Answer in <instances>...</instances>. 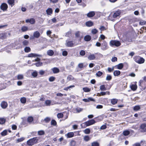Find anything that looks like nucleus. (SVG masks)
Masks as SVG:
<instances>
[{"instance_id":"nucleus-49","label":"nucleus","mask_w":146,"mask_h":146,"mask_svg":"<svg viewBox=\"0 0 146 146\" xmlns=\"http://www.w3.org/2000/svg\"><path fill=\"white\" fill-rule=\"evenodd\" d=\"M51 120V118L49 117H46L44 119V121L46 123H48Z\"/></svg>"},{"instance_id":"nucleus-31","label":"nucleus","mask_w":146,"mask_h":146,"mask_svg":"<svg viewBox=\"0 0 146 146\" xmlns=\"http://www.w3.org/2000/svg\"><path fill=\"white\" fill-rule=\"evenodd\" d=\"M100 89L101 91H105L106 90V88L104 85H102L100 86Z\"/></svg>"},{"instance_id":"nucleus-26","label":"nucleus","mask_w":146,"mask_h":146,"mask_svg":"<svg viewBox=\"0 0 146 146\" xmlns=\"http://www.w3.org/2000/svg\"><path fill=\"white\" fill-rule=\"evenodd\" d=\"M21 30L23 32H25L28 30V27L25 26H23L21 28Z\"/></svg>"},{"instance_id":"nucleus-47","label":"nucleus","mask_w":146,"mask_h":146,"mask_svg":"<svg viewBox=\"0 0 146 146\" xmlns=\"http://www.w3.org/2000/svg\"><path fill=\"white\" fill-rule=\"evenodd\" d=\"M5 37L6 35L5 33H2L0 34V38L2 39Z\"/></svg>"},{"instance_id":"nucleus-15","label":"nucleus","mask_w":146,"mask_h":146,"mask_svg":"<svg viewBox=\"0 0 146 146\" xmlns=\"http://www.w3.org/2000/svg\"><path fill=\"white\" fill-rule=\"evenodd\" d=\"M66 45L68 47H72L73 46L74 44L72 42L69 41L66 42Z\"/></svg>"},{"instance_id":"nucleus-37","label":"nucleus","mask_w":146,"mask_h":146,"mask_svg":"<svg viewBox=\"0 0 146 146\" xmlns=\"http://www.w3.org/2000/svg\"><path fill=\"white\" fill-rule=\"evenodd\" d=\"M123 135L125 136H127L130 133V132L128 130H125L123 131Z\"/></svg>"},{"instance_id":"nucleus-34","label":"nucleus","mask_w":146,"mask_h":146,"mask_svg":"<svg viewBox=\"0 0 146 146\" xmlns=\"http://www.w3.org/2000/svg\"><path fill=\"white\" fill-rule=\"evenodd\" d=\"M84 140L86 141H88L90 139V138L88 135L85 136L84 137Z\"/></svg>"},{"instance_id":"nucleus-23","label":"nucleus","mask_w":146,"mask_h":146,"mask_svg":"<svg viewBox=\"0 0 146 146\" xmlns=\"http://www.w3.org/2000/svg\"><path fill=\"white\" fill-rule=\"evenodd\" d=\"M47 54L48 55L52 56L53 55L54 52L52 50H49L47 51Z\"/></svg>"},{"instance_id":"nucleus-33","label":"nucleus","mask_w":146,"mask_h":146,"mask_svg":"<svg viewBox=\"0 0 146 146\" xmlns=\"http://www.w3.org/2000/svg\"><path fill=\"white\" fill-rule=\"evenodd\" d=\"M20 101L22 103L25 104L26 102V98L25 97H23L21 98Z\"/></svg>"},{"instance_id":"nucleus-53","label":"nucleus","mask_w":146,"mask_h":146,"mask_svg":"<svg viewBox=\"0 0 146 146\" xmlns=\"http://www.w3.org/2000/svg\"><path fill=\"white\" fill-rule=\"evenodd\" d=\"M7 131L6 130L3 131L1 133V135L3 136H4L7 134Z\"/></svg>"},{"instance_id":"nucleus-5","label":"nucleus","mask_w":146,"mask_h":146,"mask_svg":"<svg viewBox=\"0 0 146 146\" xmlns=\"http://www.w3.org/2000/svg\"><path fill=\"white\" fill-rule=\"evenodd\" d=\"M108 48V44L106 41H104L102 44L101 49L103 50H105L107 49Z\"/></svg>"},{"instance_id":"nucleus-18","label":"nucleus","mask_w":146,"mask_h":146,"mask_svg":"<svg viewBox=\"0 0 146 146\" xmlns=\"http://www.w3.org/2000/svg\"><path fill=\"white\" fill-rule=\"evenodd\" d=\"M46 12L47 15H51L52 13V10L51 8H48L46 10Z\"/></svg>"},{"instance_id":"nucleus-46","label":"nucleus","mask_w":146,"mask_h":146,"mask_svg":"<svg viewBox=\"0 0 146 146\" xmlns=\"http://www.w3.org/2000/svg\"><path fill=\"white\" fill-rule=\"evenodd\" d=\"M51 124L54 126H55L56 125V122L54 119L52 120L51 122Z\"/></svg>"},{"instance_id":"nucleus-45","label":"nucleus","mask_w":146,"mask_h":146,"mask_svg":"<svg viewBox=\"0 0 146 146\" xmlns=\"http://www.w3.org/2000/svg\"><path fill=\"white\" fill-rule=\"evenodd\" d=\"M90 131L89 129L88 128L85 129L84 131V133L86 134H89L90 133Z\"/></svg>"},{"instance_id":"nucleus-64","label":"nucleus","mask_w":146,"mask_h":146,"mask_svg":"<svg viewBox=\"0 0 146 146\" xmlns=\"http://www.w3.org/2000/svg\"><path fill=\"white\" fill-rule=\"evenodd\" d=\"M78 67L80 68H82L83 67V65L82 63H80L78 64Z\"/></svg>"},{"instance_id":"nucleus-55","label":"nucleus","mask_w":146,"mask_h":146,"mask_svg":"<svg viewBox=\"0 0 146 146\" xmlns=\"http://www.w3.org/2000/svg\"><path fill=\"white\" fill-rule=\"evenodd\" d=\"M80 54L82 56H84L85 54V52L84 50H81L80 52Z\"/></svg>"},{"instance_id":"nucleus-63","label":"nucleus","mask_w":146,"mask_h":146,"mask_svg":"<svg viewBox=\"0 0 146 146\" xmlns=\"http://www.w3.org/2000/svg\"><path fill=\"white\" fill-rule=\"evenodd\" d=\"M117 58L116 57H114L112 58L111 59V61L113 62H115L117 61Z\"/></svg>"},{"instance_id":"nucleus-16","label":"nucleus","mask_w":146,"mask_h":146,"mask_svg":"<svg viewBox=\"0 0 146 146\" xmlns=\"http://www.w3.org/2000/svg\"><path fill=\"white\" fill-rule=\"evenodd\" d=\"M130 87L131 89L133 91L135 90L137 88V86L136 84H132Z\"/></svg>"},{"instance_id":"nucleus-14","label":"nucleus","mask_w":146,"mask_h":146,"mask_svg":"<svg viewBox=\"0 0 146 146\" xmlns=\"http://www.w3.org/2000/svg\"><path fill=\"white\" fill-rule=\"evenodd\" d=\"M95 15V12L94 11H91L87 14V16L88 17H93Z\"/></svg>"},{"instance_id":"nucleus-7","label":"nucleus","mask_w":146,"mask_h":146,"mask_svg":"<svg viewBox=\"0 0 146 146\" xmlns=\"http://www.w3.org/2000/svg\"><path fill=\"white\" fill-rule=\"evenodd\" d=\"M7 8L8 6L6 3H3L1 5V9L3 11H6Z\"/></svg>"},{"instance_id":"nucleus-56","label":"nucleus","mask_w":146,"mask_h":146,"mask_svg":"<svg viewBox=\"0 0 146 146\" xmlns=\"http://www.w3.org/2000/svg\"><path fill=\"white\" fill-rule=\"evenodd\" d=\"M55 79V78L53 76L50 77L49 79V80L50 82H53Z\"/></svg>"},{"instance_id":"nucleus-48","label":"nucleus","mask_w":146,"mask_h":146,"mask_svg":"<svg viewBox=\"0 0 146 146\" xmlns=\"http://www.w3.org/2000/svg\"><path fill=\"white\" fill-rule=\"evenodd\" d=\"M57 116L58 118H62L63 116V114L61 113H58L57 115Z\"/></svg>"},{"instance_id":"nucleus-30","label":"nucleus","mask_w":146,"mask_h":146,"mask_svg":"<svg viewBox=\"0 0 146 146\" xmlns=\"http://www.w3.org/2000/svg\"><path fill=\"white\" fill-rule=\"evenodd\" d=\"M140 107L139 105L135 106L133 107V110L135 111H137L140 109Z\"/></svg>"},{"instance_id":"nucleus-61","label":"nucleus","mask_w":146,"mask_h":146,"mask_svg":"<svg viewBox=\"0 0 146 146\" xmlns=\"http://www.w3.org/2000/svg\"><path fill=\"white\" fill-rule=\"evenodd\" d=\"M67 54V52L66 51H64L62 52V54L64 56H66Z\"/></svg>"},{"instance_id":"nucleus-40","label":"nucleus","mask_w":146,"mask_h":146,"mask_svg":"<svg viewBox=\"0 0 146 146\" xmlns=\"http://www.w3.org/2000/svg\"><path fill=\"white\" fill-rule=\"evenodd\" d=\"M99 144L97 142H94L91 144V146H99Z\"/></svg>"},{"instance_id":"nucleus-41","label":"nucleus","mask_w":146,"mask_h":146,"mask_svg":"<svg viewBox=\"0 0 146 146\" xmlns=\"http://www.w3.org/2000/svg\"><path fill=\"white\" fill-rule=\"evenodd\" d=\"M33 118L32 117H29L27 119L28 121L30 123H31L33 121Z\"/></svg>"},{"instance_id":"nucleus-6","label":"nucleus","mask_w":146,"mask_h":146,"mask_svg":"<svg viewBox=\"0 0 146 146\" xmlns=\"http://www.w3.org/2000/svg\"><path fill=\"white\" fill-rule=\"evenodd\" d=\"M96 123L95 121L92 119L88 121H86L85 123V124L86 126H89L90 125H93Z\"/></svg>"},{"instance_id":"nucleus-35","label":"nucleus","mask_w":146,"mask_h":146,"mask_svg":"<svg viewBox=\"0 0 146 146\" xmlns=\"http://www.w3.org/2000/svg\"><path fill=\"white\" fill-rule=\"evenodd\" d=\"M74 78L71 75H69L67 77V80H68V81L73 80H74Z\"/></svg>"},{"instance_id":"nucleus-39","label":"nucleus","mask_w":146,"mask_h":146,"mask_svg":"<svg viewBox=\"0 0 146 146\" xmlns=\"http://www.w3.org/2000/svg\"><path fill=\"white\" fill-rule=\"evenodd\" d=\"M74 87L75 86L74 85L70 86L68 87L64 88V90H65L68 91L69 89L70 90V88H74Z\"/></svg>"},{"instance_id":"nucleus-54","label":"nucleus","mask_w":146,"mask_h":146,"mask_svg":"<svg viewBox=\"0 0 146 146\" xmlns=\"http://www.w3.org/2000/svg\"><path fill=\"white\" fill-rule=\"evenodd\" d=\"M102 74L103 73L102 72L99 71L96 73V75L97 76L99 77L101 76Z\"/></svg>"},{"instance_id":"nucleus-29","label":"nucleus","mask_w":146,"mask_h":146,"mask_svg":"<svg viewBox=\"0 0 146 146\" xmlns=\"http://www.w3.org/2000/svg\"><path fill=\"white\" fill-rule=\"evenodd\" d=\"M45 134V132L44 131L41 130L39 131L38 132V134L39 135H44Z\"/></svg>"},{"instance_id":"nucleus-25","label":"nucleus","mask_w":146,"mask_h":146,"mask_svg":"<svg viewBox=\"0 0 146 146\" xmlns=\"http://www.w3.org/2000/svg\"><path fill=\"white\" fill-rule=\"evenodd\" d=\"M120 72L119 70H115L113 72V75L114 76H118L120 74Z\"/></svg>"},{"instance_id":"nucleus-19","label":"nucleus","mask_w":146,"mask_h":146,"mask_svg":"<svg viewBox=\"0 0 146 146\" xmlns=\"http://www.w3.org/2000/svg\"><path fill=\"white\" fill-rule=\"evenodd\" d=\"M91 39V37L90 36L88 35L85 36L84 37V40L87 41H90Z\"/></svg>"},{"instance_id":"nucleus-10","label":"nucleus","mask_w":146,"mask_h":146,"mask_svg":"<svg viewBox=\"0 0 146 146\" xmlns=\"http://www.w3.org/2000/svg\"><path fill=\"white\" fill-rule=\"evenodd\" d=\"M88 58L90 60H93L95 59L96 56L94 54L90 53L88 56Z\"/></svg>"},{"instance_id":"nucleus-13","label":"nucleus","mask_w":146,"mask_h":146,"mask_svg":"<svg viewBox=\"0 0 146 146\" xmlns=\"http://www.w3.org/2000/svg\"><path fill=\"white\" fill-rule=\"evenodd\" d=\"M53 73L54 74H57L59 73L60 72L59 69L57 68L54 67L52 69Z\"/></svg>"},{"instance_id":"nucleus-38","label":"nucleus","mask_w":146,"mask_h":146,"mask_svg":"<svg viewBox=\"0 0 146 146\" xmlns=\"http://www.w3.org/2000/svg\"><path fill=\"white\" fill-rule=\"evenodd\" d=\"M25 51L26 52H28L31 51V48L29 47H26L24 49Z\"/></svg>"},{"instance_id":"nucleus-52","label":"nucleus","mask_w":146,"mask_h":146,"mask_svg":"<svg viewBox=\"0 0 146 146\" xmlns=\"http://www.w3.org/2000/svg\"><path fill=\"white\" fill-rule=\"evenodd\" d=\"M111 76L110 75H108L106 77V79L107 80H110L111 79Z\"/></svg>"},{"instance_id":"nucleus-11","label":"nucleus","mask_w":146,"mask_h":146,"mask_svg":"<svg viewBox=\"0 0 146 146\" xmlns=\"http://www.w3.org/2000/svg\"><path fill=\"white\" fill-rule=\"evenodd\" d=\"M1 105L2 108L5 109L7 106L8 105L7 102L5 101H3L1 102Z\"/></svg>"},{"instance_id":"nucleus-44","label":"nucleus","mask_w":146,"mask_h":146,"mask_svg":"<svg viewBox=\"0 0 146 146\" xmlns=\"http://www.w3.org/2000/svg\"><path fill=\"white\" fill-rule=\"evenodd\" d=\"M32 75L34 77H36L37 76V72L36 71H34L32 73Z\"/></svg>"},{"instance_id":"nucleus-50","label":"nucleus","mask_w":146,"mask_h":146,"mask_svg":"<svg viewBox=\"0 0 146 146\" xmlns=\"http://www.w3.org/2000/svg\"><path fill=\"white\" fill-rule=\"evenodd\" d=\"M35 20L33 18H31L30 19V23L31 24H33L35 23Z\"/></svg>"},{"instance_id":"nucleus-32","label":"nucleus","mask_w":146,"mask_h":146,"mask_svg":"<svg viewBox=\"0 0 146 146\" xmlns=\"http://www.w3.org/2000/svg\"><path fill=\"white\" fill-rule=\"evenodd\" d=\"M29 42L27 40H24L22 42V44L23 46H25L28 45Z\"/></svg>"},{"instance_id":"nucleus-59","label":"nucleus","mask_w":146,"mask_h":146,"mask_svg":"<svg viewBox=\"0 0 146 146\" xmlns=\"http://www.w3.org/2000/svg\"><path fill=\"white\" fill-rule=\"evenodd\" d=\"M114 70V67H113L112 68H108V70L109 72H111L113 71Z\"/></svg>"},{"instance_id":"nucleus-36","label":"nucleus","mask_w":146,"mask_h":146,"mask_svg":"<svg viewBox=\"0 0 146 146\" xmlns=\"http://www.w3.org/2000/svg\"><path fill=\"white\" fill-rule=\"evenodd\" d=\"M5 121V119L4 118H0V124H3Z\"/></svg>"},{"instance_id":"nucleus-3","label":"nucleus","mask_w":146,"mask_h":146,"mask_svg":"<svg viewBox=\"0 0 146 146\" xmlns=\"http://www.w3.org/2000/svg\"><path fill=\"white\" fill-rule=\"evenodd\" d=\"M134 60L135 62L139 64L143 63L145 62L144 59L139 56H135L134 57Z\"/></svg>"},{"instance_id":"nucleus-8","label":"nucleus","mask_w":146,"mask_h":146,"mask_svg":"<svg viewBox=\"0 0 146 146\" xmlns=\"http://www.w3.org/2000/svg\"><path fill=\"white\" fill-rule=\"evenodd\" d=\"M121 13V11L120 10H118L116 11L114 13L113 17V18H115L119 16Z\"/></svg>"},{"instance_id":"nucleus-12","label":"nucleus","mask_w":146,"mask_h":146,"mask_svg":"<svg viewBox=\"0 0 146 146\" xmlns=\"http://www.w3.org/2000/svg\"><path fill=\"white\" fill-rule=\"evenodd\" d=\"M41 55L31 53L28 54V57H40Z\"/></svg>"},{"instance_id":"nucleus-62","label":"nucleus","mask_w":146,"mask_h":146,"mask_svg":"<svg viewBox=\"0 0 146 146\" xmlns=\"http://www.w3.org/2000/svg\"><path fill=\"white\" fill-rule=\"evenodd\" d=\"M75 144V141H72L70 142V145L71 146L74 145Z\"/></svg>"},{"instance_id":"nucleus-60","label":"nucleus","mask_w":146,"mask_h":146,"mask_svg":"<svg viewBox=\"0 0 146 146\" xmlns=\"http://www.w3.org/2000/svg\"><path fill=\"white\" fill-rule=\"evenodd\" d=\"M39 74L41 75H43L45 73V71L42 70H40L39 71Z\"/></svg>"},{"instance_id":"nucleus-28","label":"nucleus","mask_w":146,"mask_h":146,"mask_svg":"<svg viewBox=\"0 0 146 146\" xmlns=\"http://www.w3.org/2000/svg\"><path fill=\"white\" fill-rule=\"evenodd\" d=\"M66 135L68 138H70L74 136V133L73 132H70L68 133Z\"/></svg>"},{"instance_id":"nucleus-21","label":"nucleus","mask_w":146,"mask_h":146,"mask_svg":"<svg viewBox=\"0 0 146 146\" xmlns=\"http://www.w3.org/2000/svg\"><path fill=\"white\" fill-rule=\"evenodd\" d=\"M51 101L50 100H47L45 101V104L46 106H50L51 105Z\"/></svg>"},{"instance_id":"nucleus-57","label":"nucleus","mask_w":146,"mask_h":146,"mask_svg":"<svg viewBox=\"0 0 146 146\" xmlns=\"http://www.w3.org/2000/svg\"><path fill=\"white\" fill-rule=\"evenodd\" d=\"M24 139L23 137H21L20 138L18 139L17 140V141L18 142H19L23 141Z\"/></svg>"},{"instance_id":"nucleus-27","label":"nucleus","mask_w":146,"mask_h":146,"mask_svg":"<svg viewBox=\"0 0 146 146\" xmlns=\"http://www.w3.org/2000/svg\"><path fill=\"white\" fill-rule=\"evenodd\" d=\"M111 103L113 104L114 105L117 103V100L115 99H113L111 100Z\"/></svg>"},{"instance_id":"nucleus-2","label":"nucleus","mask_w":146,"mask_h":146,"mask_svg":"<svg viewBox=\"0 0 146 146\" xmlns=\"http://www.w3.org/2000/svg\"><path fill=\"white\" fill-rule=\"evenodd\" d=\"M109 44L112 47H113L114 46L118 47L121 45V44L119 41L116 40H111L109 42Z\"/></svg>"},{"instance_id":"nucleus-24","label":"nucleus","mask_w":146,"mask_h":146,"mask_svg":"<svg viewBox=\"0 0 146 146\" xmlns=\"http://www.w3.org/2000/svg\"><path fill=\"white\" fill-rule=\"evenodd\" d=\"M145 142V141L144 140H142L141 141L140 143H136L134 144L133 145V146H141V144H142V143L143 142L144 143Z\"/></svg>"},{"instance_id":"nucleus-1","label":"nucleus","mask_w":146,"mask_h":146,"mask_svg":"<svg viewBox=\"0 0 146 146\" xmlns=\"http://www.w3.org/2000/svg\"><path fill=\"white\" fill-rule=\"evenodd\" d=\"M39 138L37 137H35L30 139L27 142V144L29 146H32L34 144L38 143Z\"/></svg>"},{"instance_id":"nucleus-17","label":"nucleus","mask_w":146,"mask_h":146,"mask_svg":"<svg viewBox=\"0 0 146 146\" xmlns=\"http://www.w3.org/2000/svg\"><path fill=\"white\" fill-rule=\"evenodd\" d=\"M86 25L87 27H90L93 25V23L91 21H88L86 22Z\"/></svg>"},{"instance_id":"nucleus-42","label":"nucleus","mask_w":146,"mask_h":146,"mask_svg":"<svg viewBox=\"0 0 146 146\" xmlns=\"http://www.w3.org/2000/svg\"><path fill=\"white\" fill-rule=\"evenodd\" d=\"M98 32V31L95 29H92L91 30L92 33L94 35L96 34Z\"/></svg>"},{"instance_id":"nucleus-58","label":"nucleus","mask_w":146,"mask_h":146,"mask_svg":"<svg viewBox=\"0 0 146 146\" xmlns=\"http://www.w3.org/2000/svg\"><path fill=\"white\" fill-rule=\"evenodd\" d=\"M76 110L79 113L82 111V109L80 108H76Z\"/></svg>"},{"instance_id":"nucleus-20","label":"nucleus","mask_w":146,"mask_h":146,"mask_svg":"<svg viewBox=\"0 0 146 146\" xmlns=\"http://www.w3.org/2000/svg\"><path fill=\"white\" fill-rule=\"evenodd\" d=\"M123 66V64L122 63H120L116 66L117 68L119 69H122Z\"/></svg>"},{"instance_id":"nucleus-4","label":"nucleus","mask_w":146,"mask_h":146,"mask_svg":"<svg viewBox=\"0 0 146 146\" xmlns=\"http://www.w3.org/2000/svg\"><path fill=\"white\" fill-rule=\"evenodd\" d=\"M40 36V33L37 31H35L33 33V36L30 37V39H33L35 38H38Z\"/></svg>"},{"instance_id":"nucleus-51","label":"nucleus","mask_w":146,"mask_h":146,"mask_svg":"<svg viewBox=\"0 0 146 146\" xmlns=\"http://www.w3.org/2000/svg\"><path fill=\"white\" fill-rule=\"evenodd\" d=\"M17 78L18 80L23 79V75L19 74L18 75Z\"/></svg>"},{"instance_id":"nucleus-9","label":"nucleus","mask_w":146,"mask_h":146,"mask_svg":"<svg viewBox=\"0 0 146 146\" xmlns=\"http://www.w3.org/2000/svg\"><path fill=\"white\" fill-rule=\"evenodd\" d=\"M141 131L142 132H146V124H143L141 125Z\"/></svg>"},{"instance_id":"nucleus-22","label":"nucleus","mask_w":146,"mask_h":146,"mask_svg":"<svg viewBox=\"0 0 146 146\" xmlns=\"http://www.w3.org/2000/svg\"><path fill=\"white\" fill-rule=\"evenodd\" d=\"M14 0H8L7 2L12 7L14 5Z\"/></svg>"},{"instance_id":"nucleus-43","label":"nucleus","mask_w":146,"mask_h":146,"mask_svg":"<svg viewBox=\"0 0 146 146\" xmlns=\"http://www.w3.org/2000/svg\"><path fill=\"white\" fill-rule=\"evenodd\" d=\"M83 91L86 92H89L90 90V89L89 88H88L85 87L83 88Z\"/></svg>"}]
</instances>
